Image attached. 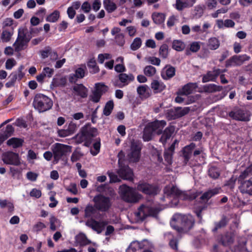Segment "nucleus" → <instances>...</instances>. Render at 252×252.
Returning a JSON list of instances; mask_svg holds the SVG:
<instances>
[{"label": "nucleus", "mask_w": 252, "mask_h": 252, "mask_svg": "<svg viewBox=\"0 0 252 252\" xmlns=\"http://www.w3.org/2000/svg\"><path fill=\"white\" fill-rule=\"evenodd\" d=\"M23 142V140L21 138L13 137L7 141V144L13 148H17L21 147Z\"/></svg>", "instance_id": "nucleus-29"}, {"label": "nucleus", "mask_w": 252, "mask_h": 252, "mask_svg": "<svg viewBox=\"0 0 252 252\" xmlns=\"http://www.w3.org/2000/svg\"><path fill=\"white\" fill-rule=\"evenodd\" d=\"M175 130L173 126H169L166 127L163 131V133L160 138L159 141L163 144L166 143V141L169 139Z\"/></svg>", "instance_id": "nucleus-24"}, {"label": "nucleus", "mask_w": 252, "mask_h": 252, "mask_svg": "<svg viewBox=\"0 0 252 252\" xmlns=\"http://www.w3.org/2000/svg\"><path fill=\"white\" fill-rule=\"evenodd\" d=\"M73 89L77 95L82 97H86L87 96L88 90L82 84H77L74 86Z\"/></svg>", "instance_id": "nucleus-27"}, {"label": "nucleus", "mask_w": 252, "mask_h": 252, "mask_svg": "<svg viewBox=\"0 0 252 252\" xmlns=\"http://www.w3.org/2000/svg\"><path fill=\"white\" fill-rule=\"evenodd\" d=\"M152 19L156 24L162 23L165 20V16L162 13L155 12L152 14Z\"/></svg>", "instance_id": "nucleus-37"}, {"label": "nucleus", "mask_w": 252, "mask_h": 252, "mask_svg": "<svg viewBox=\"0 0 252 252\" xmlns=\"http://www.w3.org/2000/svg\"><path fill=\"white\" fill-rule=\"evenodd\" d=\"M195 144L193 143L185 146L183 150V156L184 158V163L187 164L192 154V150L195 148Z\"/></svg>", "instance_id": "nucleus-22"}, {"label": "nucleus", "mask_w": 252, "mask_h": 252, "mask_svg": "<svg viewBox=\"0 0 252 252\" xmlns=\"http://www.w3.org/2000/svg\"><path fill=\"white\" fill-rule=\"evenodd\" d=\"M82 134L86 140H90L97 135V130L95 128L92 127L90 126H86L82 128Z\"/></svg>", "instance_id": "nucleus-18"}, {"label": "nucleus", "mask_w": 252, "mask_h": 252, "mask_svg": "<svg viewBox=\"0 0 252 252\" xmlns=\"http://www.w3.org/2000/svg\"><path fill=\"white\" fill-rule=\"evenodd\" d=\"M107 90V87L103 84L97 83L95 84V89L94 91L99 93L101 95L106 92Z\"/></svg>", "instance_id": "nucleus-53"}, {"label": "nucleus", "mask_w": 252, "mask_h": 252, "mask_svg": "<svg viewBox=\"0 0 252 252\" xmlns=\"http://www.w3.org/2000/svg\"><path fill=\"white\" fill-rule=\"evenodd\" d=\"M85 224L87 226L99 234L102 232L105 226L107 225L108 221L106 220L96 221L94 219H90L86 221Z\"/></svg>", "instance_id": "nucleus-12"}, {"label": "nucleus", "mask_w": 252, "mask_h": 252, "mask_svg": "<svg viewBox=\"0 0 252 252\" xmlns=\"http://www.w3.org/2000/svg\"><path fill=\"white\" fill-rule=\"evenodd\" d=\"M52 151L55 160L59 161L61 158L71 151V147L61 143H56L52 146Z\"/></svg>", "instance_id": "nucleus-7"}, {"label": "nucleus", "mask_w": 252, "mask_h": 252, "mask_svg": "<svg viewBox=\"0 0 252 252\" xmlns=\"http://www.w3.org/2000/svg\"><path fill=\"white\" fill-rule=\"evenodd\" d=\"M141 149V145L138 142L134 141L131 142L130 149L127 155L129 162H136L139 161Z\"/></svg>", "instance_id": "nucleus-8"}, {"label": "nucleus", "mask_w": 252, "mask_h": 252, "mask_svg": "<svg viewBox=\"0 0 252 252\" xmlns=\"http://www.w3.org/2000/svg\"><path fill=\"white\" fill-rule=\"evenodd\" d=\"M175 74V69L172 66L165 68L161 73V76L164 80H168L173 77Z\"/></svg>", "instance_id": "nucleus-28"}, {"label": "nucleus", "mask_w": 252, "mask_h": 252, "mask_svg": "<svg viewBox=\"0 0 252 252\" xmlns=\"http://www.w3.org/2000/svg\"><path fill=\"white\" fill-rule=\"evenodd\" d=\"M177 21V17L175 15H172L168 19L167 25L168 27H171L175 25Z\"/></svg>", "instance_id": "nucleus-60"}, {"label": "nucleus", "mask_w": 252, "mask_h": 252, "mask_svg": "<svg viewBox=\"0 0 252 252\" xmlns=\"http://www.w3.org/2000/svg\"><path fill=\"white\" fill-rule=\"evenodd\" d=\"M164 195L167 197H178L181 199H189L190 197L185 192H182L176 187L169 185L165 187L163 190Z\"/></svg>", "instance_id": "nucleus-6"}, {"label": "nucleus", "mask_w": 252, "mask_h": 252, "mask_svg": "<svg viewBox=\"0 0 252 252\" xmlns=\"http://www.w3.org/2000/svg\"><path fill=\"white\" fill-rule=\"evenodd\" d=\"M203 89L205 92L208 93H213L221 91L222 87L220 86H217L215 84H210L204 86L203 87Z\"/></svg>", "instance_id": "nucleus-33"}, {"label": "nucleus", "mask_w": 252, "mask_h": 252, "mask_svg": "<svg viewBox=\"0 0 252 252\" xmlns=\"http://www.w3.org/2000/svg\"><path fill=\"white\" fill-rule=\"evenodd\" d=\"M220 189L215 188L209 189L207 191L204 192L201 196V199L203 200L207 201L213 196L217 194L219 192Z\"/></svg>", "instance_id": "nucleus-30"}, {"label": "nucleus", "mask_w": 252, "mask_h": 252, "mask_svg": "<svg viewBox=\"0 0 252 252\" xmlns=\"http://www.w3.org/2000/svg\"><path fill=\"white\" fill-rule=\"evenodd\" d=\"M114 107V103L112 101H108L103 109V114L105 116H109L110 115Z\"/></svg>", "instance_id": "nucleus-44"}, {"label": "nucleus", "mask_w": 252, "mask_h": 252, "mask_svg": "<svg viewBox=\"0 0 252 252\" xmlns=\"http://www.w3.org/2000/svg\"><path fill=\"white\" fill-rule=\"evenodd\" d=\"M2 159L7 164L16 166L20 164V160L18 155L12 152L4 153L2 156Z\"/></svg>", "instance_id": "nucleus-11"}, {"label": "nucleus", "mask_w": 252, "mask_h": 252, "mask_svg": "<svg viewBox=\"0 0 252 252\" xmlns=\"http://www.w3.org/2000/svg\"><path fill=\"white\" fill-rule=\"evenodd\" d=\"M102 95L99 93L95 91H93L92 94L91 95V100L94 102H98Z\"/></svg>", "instance_id": "nucleus-61"}, {"label": "nucleus", "mask_w": 252, "mask_h": 252, "mask_svg": "<svg viewBox=\"0 0 252 252\" xmlns=\"http://www.w3.org/2000/svg\"><path fill=\"white\" fill-rule=\"evenodd\" d=\"M120 192L123 199L128 202H136L141 197V195L137 193L133 189L125 185L120 186Z\"/></svg>", "instance_id": "nucleus-4"}, {"label": "nucleus", "mask_w": 252, "mask_h": 252, "mask_svg": "<svg viewBox=\"0 0 252 252\" xmlns=\"http://www.w3.org/2000/svg\"><path fill=\"white\" fill-rule=\"evenodd\" d=\"M250 57L247 55L240 56H234L226 62V66H239L242 64L245 61H248Z\"/></svg>", "instance_id": "nucleus-15"}, {"label": "nucleus", "mask_w": 252, "mask_h": 252, "mask_svg": "<svg viewBox=\"0 0 252 252\" xmlns=\"http://www.w3.org/2000/svg\"><path fill=\"white\" fill-rule=\"evenodd\" d=\"M54 70L53 68H49L48 67H44L43 69L42 72L45 77H48L50 78L53 75Z\"/></svg>", "instance_id": "nucleus-59"}, {"label": "nucleus", "mask_w": 252, "mask_h": 252, "mask_svg": "<svg viewBox=\"0 0 252 252\" xmlns=\"http://www.w3.org/2000/svg\"><path fill=\"white\" fill-rule=\"evenodd\" d=\"M66 83V79L65 77H61L59 78H54L52 80V84L55 87H63Z\"/></svg>", "instance_id": "nucleus-39"}, {"label": "nucleus", "mask_w": 252, "mask_h": 252, "mask_svg": "<svg viewBox=\"0 0 252 252\" xmlns=\"http://www.w3.org/2000/svg\"><path fill=\"white\" fill-rule=\"evenodd\" d=\"M85 217L90 218L94 216L96 212V209L91 204H88L85 209Z\"/></svg>", "instance_id": "nucleus-36"}, {"label": "nucleus", "mask_w": 252, "mask_h": 252, "mask_svg": "<svg viewBox=\"0 0 252 252\" xmlns=\"http://www.w3.org/2000/svg\"><path fill=\"white\" fill-rule=\"evenodd\" d=\"M220 22L221 23V25H224V27L227 28H232L235 25V23L232 20L229 19L224 21L220 20Z\"/></svg>", "instance_id": "nucleus-63"}, {"label": "nucleus", "mask_w": 252, "mask_h": 252, "mask_svg": "<svg viewBox=\"0 0 252 252\" xmlns=\"http://www.w3.org/2000/svg\"><path fill=\"white\" fill-rule=\"evenodd\" d=\"M189 110V108L188 107L183 108L178 107L175 110H170L168 114L171 115V119H176L187 114Z\"/></svg>", "instance_id": "nucleus-20"}, {"label": "nucleus", "mask_w": 252, "mask_h": 252, "mask_svg": "<svg viewBox=\"0 0 252 252\" xmlns=\"http://www.w3.org/2000/svg\"><path fill=\"white\" fill-rule=\"evenodd\" d=\"M239 189L242 193L252 195V177L242 182Z\"/></svg>", "instance_id": "nucleus-21"}, {"label": "nucleus", "mask_w": 252, "mask_h": 252, "mask_svg": "<svg viewBox=\"0 0 252 252\" xmlns=\"http://www.w3.org/2000/svg\"><path fill=\"white\" fill-rule=\"evenodd\" d=\"M142 45V40L139 37H136L130 45V49L133 51L138 50Z\"/></svg>", "instance_id": "nucleus-46"}, {"label": "nucleus", "mask_w": 252, "mask_h": 252, "mask_svg": "<svg viewBox=\"0 0 252 252\" xmlns=\"http://www.w3.org/2000/svg\"><path fill=\"white\" fill-rule=\"evenodd\" d=\"M93 201L96 209L102 212L108 211L112 205L110 198L102 194L95 196Z\"/></svg>", "instance_id": "nucleus-5"}, {"label": "nucleus", "mask_w": 252, "mask_h": 252, "mask_svg": "<svg viewBox=\"0 0 252 252\" xmlns=\"http://www.w3.org/2000/svg\"><path fill=\"white\" fill-rule=\"evenodd\" d=\"M137 189L139 191L146 194L151 195L157 194L159 191L158 188L156 186L145 182L139 183L137 186Z\"/></svg>", "instance_id": "nucleus-10"}, {"label": "nucleus", "mask_w": 252, "mask_h": 252, "mask_svg": "<svg viewBox=\"0 0 252 252\" xmlns=\"http://www.w3.org/2000/svg\"><path fill=\"white\" fill-rule=\"evenodd\" d=\"M159 210L158 208L150 206L148 204H142L134 213L135 221L137 222L143 221L147 217H156Z\"/></svg>", "instance_id": "nucleus-2"}, {"label": "nucleus", "mask_w": 252, "mask_h": 252, "mask_svg": "<svg viewBox=\"0 0 252 252\" xmlns=\"http://www.w3.org/2000/svg\"><path fill=\"white\" fill-rule=\"evenodd\" d=\"M143 248V245L142 243L137 241H133L126 250V252H135Z\"/></svg>", "instance_id": "nucleus-31"}, {"label": "nucleus", "mask_w": 252, "mask_h": 252, "mask_svg": "<svg viewBox=\"0 0 252 252\" xmlns=\"http://www.w3.org/2000/svg\"><path fill=\"white\" fill-rule=\"evenodd\" d=\"M85 69L82 67H79L76 69L74 74L69 76V80L71 83H75L78 79L82 78L85 76Z\"/></svg>", "instance_id": "nucleus-23"}, {"label": "nucleus", "mask_w": 252, "mask_h": 252, "mask_svg": "<svg viewBox=\"0 0 252 252\" xmlns=\"http://www.w3.org/2000/svg\"><path fill=\"white\" fill-rule=\"evenodd\" d=\"M204 6L201 5L195 6L192 11V15L194 18L198 19L202 16L204 13Z\"/></svg>", "instance_id": "nucleus-35"}, {"label": "nucleus", "mask_w": 252, "mask_h": 252, "mask_svg": "<svg viewBox=\"0 0 252 252\" xmlns=\"http://www.w3.org/2000/svg\"><path fill=\"white\" fill-rule=\"evenodd\" d=\"M232 119L241 121H248L250 120L249 116L245 113L244 110L236 109L231 111L229 114Z\"/></svg>", "instance_id": "nucleus-17"}, {"label": "nucleus", "mask_w": 252, "mask_h": 252, "mask_svg": "<svg viewBox=\"0 0 252 252\" xmlns=\"http://www.w3.org/2000/svg\"><path fill=\"white\" fill-rule=\"evenodd\" d=\"M144 73L145 75L151 77L156 74V69L152 65H147L144 69Z\"/></svg>", "instance_id": "nucleus-45"}, {"label": "nucleus", "mask_w": 252, "mask_h": 252, "mask_svg": "<svg viewBox=\"0 0 252 252\" xmlns=\"http://www.w3.org/2000/svg\"><path fill=\"white\" fill-rule=\"evenodd\" d=\"M38 176V174L32 171H29L26 175V178L31 182L36 181Z\"/></svg>", "instance_id": "nucleus-52"}, {"label": "nucleus", "mask_w": 252, "mask_h": 252, "mask_svg": "<svg viewBox=\"0 0 252 252\" xmlns=\"http://www.w3.org/2000/svg\"><path fill=\"white\" fill-rule=\"evenodd\" d=\"M147 61L150 63L156 65H159L160 63V60L159 58L155 57H150L147 58Z\"/></svg>", "instance_id": "nucleus-62"}, {"label": "nucleus", "mask_w": 252, "mask_h": 252, "mask_svg": "<svg viewBox=\"0 0 252 252\" xmlns=\"http://www.w3.org/2000/svg\"><path fill=\"white\" fill-rule=\"evenodd\" d=\"M88 66L89 68L93 69L92 72L94 73H95L99 71L98 67L96 65L95 61L93 59L91 60L88 62Z\"/></svg>", "instance_id": "nucleus-55"}, {"label": "nucleus", "mask_w": 252, "mask_h": 252, "mask_svg": "<svg viewBox=\"0 0 252 252\" xmlns=\"http://www.w3.org/2000/svg\"><path fill=\"white\" fill-rule=\"evenodd\" d=\"M103 5L108 13H112L117 9L116 4L111 0H104Z\"/></svg>", "instance_id": "nucleus-32"}, {"label": "nucleus", "mask_w": 252, "mask_h": 252, "mask_svg": "<svg viewBox=\"0 0 252 252\" xmlns=\"http://www.w3.org/2000/svg\"><path fill=\"white\" fill-rule=\"evenodd\" d=\"M119 81H116L114 84L116 87L123 88L127 85L134 79V76L132 74L121 73L119 75Z\"/></svg>", "instance_id": "nucleus-14"}, {"label": "nucleus", "mask_w": 252, "mask_h": 252, "mask_svg": "<svg viewBox=\"0 0 252 252\" xmlns=\"http://www.w3.org/2000/svg\"><path fill=\"white\" fill-rule=\"evenodd\" d=\"M166 125L165 121H156L149 123L147 125L152 129V131L158 134H160L163 128Z\"/></svg>", "instance_id": "nucleus-19"}, {"label": "nucleus", "mask_w": 252, "mask_h": 252, "mask_svg": "<svg viewBox=\"0 0 252 252\" xmlns=\"http://www.w3.org/2000/svg\"><path fill=\"white\" fill-rule=\"evenodd\" d=\"M66 190L74 195L78 194L77 185L75 183L70 184L69 187L66 188Z\"/></svg>", "instance_id": "nucleus-58"}, {"label": "nucleus", "mask_w": 252, "mask_h": 252, "mask_svg": "<svg viewBox=\"0 0 252 252\" xmlns=\"http://www.w3.org/2000/svg\"><path fill=\"white\" fill-rule=\"evenodd\" d=\"M194 219L191 215L175 214L170 221L171 227L179 232H187L193 226Z\"/></svg>", "instance_id": "nucleus-1"}, {"label": "nucleus", "mask_w": 252, "mask_h": 252, "mask_svg": "<svg viewBox=\"0 0 252 252\" xmlns=\"http://www.w3.org/2000/svg\"><path fill=\"white\" fill-rule=\"evenodd\" d=\"M149 88L147 86L143 85L138 87L137 89L138 94L142 97H147L149 96Z\"/></svg>", "instance_id": "nucleus-42"}, {"label": "nucleus", "mask_w": 252, "mask_h": 252, "mask_svg": "<svg viewBox=\"0 0 252 252\" xmlns=\"http://www.w3.org/2000/svg\"><path fill=\"white\" fill-rule=\"evenodd\" d=\"M17 63L16 61L13 58L7 60L5 63V68L8 70H11L13 66Z\"/></svg>", "instance_id": "nucleus-56"}, {"label": "nucleus", "mask_w": 252, "mask_h": 252, "mask_svg": "<svg viewBox=\"0 0 252 252\" xmlns=\"http://www.w3.org/2000/svg\"><path fill=\"white\" fill-rule=\"evenodd\" d=\"M197 88L195 83H189L185 85L180 91V94L184 95H189L193 93Z\"/></svg>", "instance_id": "nucleus-25"}, {"label": "nucleus", "mask_w": 252, "mask_h": 252, "mask_svg": "<svg viewBox=\"0 0 252 252\" xmlns=\"http://www.w3.org/2000/svg\"><path fill=\"white\" fill-rule=\"evenodd\" d=\"M14 132V128L10 125H7L5 128H3L0 132L4 136V137L7 139L9 137L11 136Z\"/></svg>", "instance_id": "nucleus-41"}, {"label": "nucleus", "mask_w": 252, "mask_h": 252, "mask_svg": "<svg viewBox=\"0 0 252 252\" xmlns=\"http://www.w3.org/2000/svg\"><path fill=\"white\" fill-rule=\"evenodd\" d=\"M233 242V239L231 235L226 234L221 238V243L223 246H228Z\"/></svg>", "instance_id": "nucleus-48"}, {"label": "nucleus", "mask_w": 252, "mask_h": 252, "mask_svg": "<svg viewBox=\"0 0 252 252\" xmlns=\"http://www.w3.org/2000/svg\"><path fill=\"white\" fill-rule=\"evenodd\" d=\"M60 17V12L58 10H55L46 17V21L49 22H56Z\"/></svg>", "instance_id": "nucleus-43"}, {"label": "nucleus", "mask_w": 252, "mask_h": 252, "mask_svg": "<svg viewBox=\"0 0 252 252\" xmlns=\"http://www.w3.org/2000/svg\"><path fill=\"white\" fill-rule=\"evenodd\" d=\"M220 45V41L216 37H211L208 39L207 46L211 50L217 49Z\"/></svg>", "instance_id": "nucleus-34"}, {"label": "nucleus", "mask_w": 252, "mask_h": 252, "mask_svg": "<svg viewBox=\"0 0 252 252\" xmlns=\"http://www.w3.org/2000/svg\"><path fill=\"white\" fill-rule=\"evenodd\" d=\"M172 48L176 51H181L185 48V44L180 40H174L172 43Z\"/></svg>", "instance_id": "nucleus-47"}, {"label": "nucleus", "mask_w": 252, "mask_h": 252, "mask_svg": "<svg viewBox=\"0 0 252 252\" xmlns=\"http://www.w3.org/2000/svg\"><path fill=\"white\" fill-rule=\"evenodd\" d=\"M154 132L152 131L148 125L145 127L144 131L143 138L145 141H149L152 138L153 133Z\"/></svg>", "instance_id": "nucleus-38"}, {"label": "nucleus", "mask_w": 252, "mask_h": 252, "mask_svg": "<svg viewBox=\"0 0 252 252\" xmlns=\"http://www.w3.org/2000/svg\"><path fill=\"white\" fill-rule=\"evenodd\" d=\"M217 78L215 76L213 72L212 71H209L207 74L203 76L202 78V82L203 83L207 82L210 81H215V80Z\"/></svg>", "instance_id": "nucleus-51"}, {"label": "nucleus", "mask_w": 252, "mask_h": 252, "mask_svg": "<svg viewBox=\"0 0 252 252\" xmlns=\"http://www.w3.org/2000/svg\"><path fill=\"white\" fill-rule=\"evenodd\" d=\"M107 174L110 178V183H116L121 181V180L118 178V176L114 173L110 171H108Z\"/></svg>", "instance_id": "nucleus-57"}, {"label": "nucleus", "mask_w": 252, "mask_h": 252, "mask_svg": "<svg viewBox=\"0 0 252 252\" xmlns=\"http://www.w3.org/2000/svg\"><path fill=\"white\" fill-rule=\"evenodd\" d=\"M112 58L111 54L108 53L100 54L98 55V62L100 63H103L105 60H109Z\"/></svg>", "instance_id": "nucleus-54"}, {"label": "nucleus", "mask_w": 252, "mask_h": 252, "mask_svg": "<svg viewBox=\"0 0 252 252\" xmlns=\"http://www.w3.org/2000/svg\"><path fill=\"white\" fill-rule=\"evenodd\" d=\"M119 169L117 171L120 177L124 180H131L133 178V172L131 169L127 165H123L121 159L118 161Z\"/></svg>", "instance_id": "nucleus-13"}, {"label": "nucleus", "mask_w": 252, "mask_h": 252, "mask_svg": "<svg viewBox=\"0 0 252 252\" xmlns=\"http://www.w3.org/2000/svg\"><path fill=\"white\" fill-rule=\"evenodd\" d=\"M13 34V31L12 29L10 30H4L1 34V40L3 42L9 41Z\"/></svg>", "instance_id": "nucleus-40"}, {"label": "nucleus", "mask_w": 252, "mask_h": 252, "mask_svg": "<svg viewBox=\"0 0 252 252\" xmlns=\"http://www.w3.org/2000/svg\"><path fill=\"white\" fill-rule=\"evenodd\" d=\"M32 105L39 112H44L52 108L53 102L48 96L42 94H37L34 96Z\"/></svg>", "instance_id": "nucleus-3"}, {"label": "nucleus", "mask_w": 252, "mask_h": 252, "mask_svg": "<svg viewBox=\"0 0 252 252\" xmlns=\"http://www.w3.org/2000/svg\"><path fill=\"white\" fill-rule=\"evenodd\" d=\"M208 175L211 178L216 179L220 176V174L216 167H211L208 170Z\"/></svg>", "instance_id": "nucleus-49"}, {"label": "nucleus", "mask_w": 252, "mask_h": 252, "mask_svg": "<svg viewBox=\"0 0 252 252\" xmlns=\"http://www.w3.org/2000/svg\"><path fill=\"white\" fill-rule=\"evenodd\" d=\"M196 0H176L175 3L173 4V6L178 11H182L186 8L192 7L196 2Z\"/></svg>", "instance_id": "nucleus-16"}, {"label": "nucleus", "mask_w": 252, "mask_h": 252, "mask_svg": "<svg viewBox=\"0 0 252 252\" xmlns=\"http://www.w3.org/2000/svg\"><path fill=\"white\" fill-rule=\"evenodd\" d=\"M30 39L29 35H27L23 31H19L18 37L13 44L15 51L19 52L23 50Z\"/></svg>", "instance_id": "nucleus-9"}, {"label": "nucleus", "mask_w": 252, "mask_h": 252, "mask_svg": "<svg viewBox=\"0 0 252 252\" xmlns=\"http://www.w3.org/2000/svg\"><path fill=\"white\" fill-rule=\"evenodd\" d=\"M151 87L155 93L161 92L165 88V85L161 81L156 80L151 83Z\"/></svg>", "instance_id": "nucleus-26"}, {"label": "nucleus", "mask_w": 252, "mask_h": 252, "mask_svg": "<svg viewBox=\"0 0 252 252\" xmlns=\"http://www.w3.org/2000/svg\"><path fill=\"white\" fill-rule=\"evenodd\" d=\"M249 174L252 175V163L245 169L240 175V177L244 178Z\"/></svg>", "instance_id": "nucleus-64"}, {"label": "nucleus", "mask_w": 252, "mask_h": 252, "mask_svg": "<svg viewBox=\"0 0 252 252\" xmlns=\"http://www.w3.org/2000/svg\"><path fill=\"white\" fill-rule=\"evenodd\" d=\"M159 55L163 58L165 59L168 54V46L166 44L162 45L159 49Z\"/></svg>", "instance_id": "nucleus-50"}]
</instances>
